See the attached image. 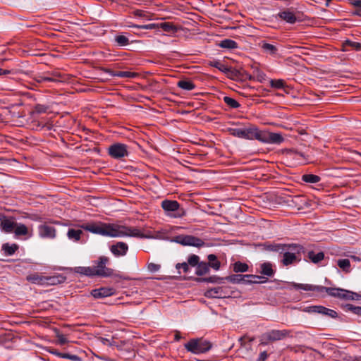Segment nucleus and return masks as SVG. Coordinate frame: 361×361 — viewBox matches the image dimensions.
Masks as SVG:
<instances>
[{"instance_id": "c85d7f7f", "label": "nucleus", "mask_w": 361, "mask_h": 361, "mask_svg": "<svg viewBox=\"0 0 361 361\" xmlns=\"http://www.w3.org/2000/svg\"><path fill=\"white\" fill-rule=\"evenodd\" d=\"M177 86L183 90L190 91L195 88V85L190 80H180L178 81Z\"/></svg>"}, {"instance_id": "0e129e2a", "label": "nucleus", "mask_w": 361, "mask_h": 361, "mask_svg": "<svg viewBox=\"0 0 361 361\" xmlns=\"http://www.w3.org/2000/svg\"><path fill=\"white\" fill-rule=\"evenodd\" d=\"M49 74H50L51 76H48L49 78H55L57 80H59L58 78L59 77H61V74L59 73H57V72H52V73H51Z\"/></svg>"}, {"instance_id": "7c9ffc66", "label": "nucleus", "mask_w": 361, "mask_h": 361, "mask_svg": "<svg viewBox=\"0 0 361 361\" xmlns=\"http://www.w3.org/2000/svg\"><path fill=\"white\" fill-rule=\"evenodd\" d=\"M219 47L228 49H233L238 47V44L235 41L231 39H225L220 42Z\"/></svg>"}, {"instance_id": "1a4fd4ad", "label": "nucleus", "mask_w": 361, "mask_h": 361, "mask_svg": "<svg viewBox=\"0 0 361 361\" xmlns=\"http://www.w3.org/2000/svg\"><path fill=\"white\" fill-rule=\"evenodd\" d=\"M109 257L106 256L100 257L97 262H96V266L92 267L94 276L109 277L112 276L114 270L106 267V264L109 263Z\"/></svg>"}, {"instance_id": "f704fd0d", "label": "nucleus", "mask_w": 361, "mask_h": 361, "mask_svg": "<svg viewBox=\"0 0 361 361\" xmlns=\"http://www.w3.org/2000/svg\"><path fill=\"white\" fill-rule=\"evenodd\" d=\"M337 265L345 272L350 271V262L348 259H340L337 261Z\"/></svg>"}, {"instance_id": "c9c22d12", "label": "nucleus", "mask_w": 361, "mask_h": 361, "mask_svg": "<svg viewBox=\"0 0 361 361\" xmlns=\"http://www.w3.org/2000/svg\"><path fill=\"white\" fill-rule=\"evenodd\" d=\"M114 40L118 46L125 47L130 44L129 39L123 35H117L114 37Z\"/></svg>"}, {"instance_id": "49530a36", "label": "nucleus", "mask_w": 361, "mask_h": 361, "mask_svg": "<svg viewBox=\"0 0 361 361\" xmlns=\"http://www.w3.org/2000/svg\"><path fill=\"white\" fill-rule=\"evenodd\" d=\"M270 86L276 89H282L285 87V82L283 80L281 79L271 80Z\"/></svg>"}, {"instance_id": "f8f14e48", "label": "nucleus", "mask_w": 361, "mask_h": 361, "mask_svg": "<svg viewBox=\"0 0 361 361\" xmlns=\"http://www.w3.org/2000/svg\"><path fill=\"white\" fill-rule=\"evenodd\" d=\"M262 279V276L253 275V274H233L224 278V281L226 280L232 283H244L246 284L247 279Z\"/></svg>"}, {"instance_id": "4be33fe9", "label": "nucleus", "mask_w": 361, "mask_h": 361, "mask_svg": "<svg viewBox=\"0 0 361 361\" xmlns=\"http://www.w3.org/2000/svg\"><path fill=\"white\" fill-rule=\"evenodd\" d=\"M224 290L221 287H216L206 291L204 295L207 298H223Z\"/></svg>"}, {"instance_id": "c756f323", "label": "nucleus", "mask_w": 361, "mask_h": 361, "mask_svg": "<svg viewBox=\"0 0 361 361\" xmlns=\"http://www.w3.org/2000/svg\"><path fill=\"white\" fill-rule=\"evenodd\" d=\"M207 259L209 260V262H207V264H209V268L212 267L214 270H219L221 267L220 262L217 259V257L214 254H210L208 255Z\"/></svg>"}, {"instance_id": "2eb2a0df", "label": "nucleus", "mask_w": 361, "mask_h": 361, "mask_svg": "<svg viewBox=\"0 0 361 361\" xmlns=\"http://www.w3.org/2000/svg\"><path fill=\"white\" fill-rule=\"evenodd\" d=\"M101 70L113 77L134 78L137 76V73L130 71H114L106 68H101Z\"/></svg>"}, {"instance_id": "20e7f679", "label": "nucleus", "mask_w": 361, "mask_h": 361, "mask_svg": "<svg viewBox=\"0 0 361 361\" xmlns=\"http://www.w3.org/2000/svg\"><path fill=\"white\" fill-rule=\"evenodd\" d=\"M184 347L189 352L194 354H200L209 351L212 345L209 341L203 338H193L186 343Z\"/></svg>"}, {"instance_id": "5fc2aeb1", "label": "nucleus", "mask_w": 361, "mask_h": 361, "mask_svg": "<svg viewBox=\"0 0 361 361\" xmlns=\"http://www.w3.org/2000/svg\"><path fill=\"white\" fill-rule=\"evenodd\" d=\"M321 305H312L305 307L303 311L308 313H318L320 311Z\"/></svg>"}, {"instance_id": "79ce46f5", "label": "nucleus", "mask_w": 361, "mask_h": 361, "mask_svg": "<svg viewBox=\"0 0 361 361\" xmlns=\"http://www.w3.org/2000/svg\"><path fill=\"white\" fill-rule=\"evenodd\" d=\"M223 100L231 109H238L240 106V103L237 100L230 97L225 96Z\"/></svg>"}, {"instance_id": "ea45409f", "label": "nucleus", "mask_w": 361, "mask_h": 361, "mask_svg": "<svg viewBox=\"0 0 361 361\" xmlns=\"http://www.w3.org/2000/svg\"><path fill=\"white\" fill-rule=\"evenodd\" d=\"M288 244H271L268 245V250L283 254Z\"/></svg>"}, {"instance_id": "0eeeda50", "label": "nucleus", "mask_w": 361, "mask_h": 361, "mask_svg": "<svg viewBox=\"0 0 361 361\" xmlns=\"http://www.w3.org/2000/svg\"><path fill=\"white\" fill-rule=\"evenodd\" d=\"M171 241L183 246H192L198 248L204 245L203 240L191 235H178L174 236Z\"/></svg>"}, {"instance_id": "3c124183", "label": "nucleus", "mask_w": 361, "mask_h": 361, "mask_svg": "<svg viewBox=\"0 0 361 361\" xmlns=\"http://www.w3.org/2000/svg\"><path fill=\"white\" fill-rule=\"evenodd\" d=\"M56 355H57L59 357L62 358H67L73 361H79L80 360V358L76 355H71L68 353H56Z\"/></svg>"}, {"instance_id": "cd10ccee", "label": "nucleus", "mask_w": 361, "mask_h": 361, "mask_svg": "<svg viewBox=\"0 0 361 361\" xmlns=\"http://www.w3.org/2000/svg\"><path fill=\"white\" fill-rule=\"evenodd\" d=\"M261 47L264 52L270 55H275L278 51V49L276 46L265 42H262Z\"/></svg>"}, {"instance_id": "a19ab883", "label": "nucleus", "mask_w": 361, "mask_h": 361, "mask_svg": "<svg viewBox=\"0 0 361 361\" xmlns=\"http://www.w3.org/2000/svg\"><path fill=\"white\" fill-rule=\"evenodd\" d=\"M249 267L247 264L241 262H236L233 264V271L235 273L246 272L248 271Z\"/></svg>"}, {"instance_id": "a878e982", "label": "nucleus", "mask_w": 361, "mask_h": 361, "mask_svg": "<svg viewBox=\"0 0 361 361\" xmlns=\"http://www.w3.org/2000/svg\"><path fill=\"white\" fill-rule=\"evenodd\" d=\"M45 281H44V284H49V285H56L61 283H63L66 281V277L59 275L54 276H45Z\"/></svg>"}, {"instance_id": "bf43d9fd", "label": "nucleus", "mask_w": 361, "mask_h": 361, "mask_svg": "<svg viewBox=\"0 0 361 361\" xmlns=\"http://www.w3.org/2000/svg\"><path fill=\"white\" fill-rule=\"evenodd\" d=\"M131 27H137V28H140V29H145V30H149V29L154 28L155 25L154 24H148V25H133Z\"/></svg>"}, {"instance_id": "6e6d98bb", "label": "nucleus", "mask_w": 361, "mask_h": 361, "mask_svg": "<svg viewBox=\"0 0 361 361\" xmlns=\"http://www.w3.org/2000/svg\"><path fill=\"white\" fill-rule=\"evenodd\" d=\"M35 111L37 114H42L47 112L48 106L44 104H37L35 106Z\"/></svg>"}, {"instance_id": "c03bdc74", "label": "nucleus", "mask_w": 361, "mask_h": 361, "mask_svg": "<svg viewBox=\"0 0 361 361\" xmlns=\"http://www.w3.org/2000/svg\"><path fill=\"white\" fill-rule=\"evenodd\" d=\"M343 291L341 292V299L355 300L357 298V294L349 290H343Z\"/></svg>"}, {"instance_id": "ddd939ff", "label": "nucleus", "mask_w": 361, "mask_h": 361, "mask_svg": "<svg viewBox=\"0 0 361 361\" xmlns=\"http://www.w3.org/2000/svg\"><path fill=\"white\" fill-rule=\"evenodd\" d=\"M39 235L44 238H54L56 237V229L54 226L42 224L38 227Z\"/></svg>"}, {"instance_id": "774afa93", "label": "nucleus", "mask_w": 361, "mask_h": 361, "mask_svg": "<svg viewBox=\"0 0 361 361\" xmlns=\"http://www.w3.org/2000/svg\"><path fill=\"white\" fill-rule=\"evenodd\" d=\"M181 336L180 335V333L179 332H177L176 334H175V340L176 341H179L180 339Z\"/></svg>"}, {"instance_id": "72a5a7b5", "label": "nucleus", "mask_w": 361, "mask_h": 361, "mask_svg": "<svg viewBox=\"0 0 361 361\" xmlns=\"http://www.w3.org/2000/svg\"><path fill=\"white\" fill-rule=\"evenodd\" d=\"M19 246L17 244L9 245L8 243H4L2 245V250L4 251L6 255H13L16 250H18Z\"/></svg>"}, {"instance_id": "09e8293b", "label": "nucleus", "mask_w": 361, "mask_h": 361, "mask_svg": "<svg viewBox=\"0 0 361 361\" xmlns=\"http://www.w3.org/2000/svg\"><path fill=\"white\" fill-rule=\"evenodd\" d=\"M254 74L255 80L260 82H262L264 80H266V74L259 68H257L256 70L254 71Z\"/></svg>"}, {"instance_id": "864d4df0", "label": "nucleus", "mask_w": 361, "mask_h": 361, "mask_svg": "<svg viewBox=\"0 0 361 361\" xmlns=\"http://www.w3.org/2000/svg\"><path fill=\"white\" fill-rule=\"evenodd\" d=\"M262 279H252L249 278L246 280V284H253V283H263L268 281V279L262 276Z\"/></svg>"}, {"instance_id": "e433bc0d", "label": "nucleus", "mask_w": 361, "mask_h": 361, "mask_svg": "<svg viewBox=\"0 0 361 361\" xmlns=\"http://www.w3.org/2000/svg\"><path fill=\"white\" fill-rule=\"evenodd\" d=\"M28 233V229L25 224L16 223V226L14 228V233L16 236L25 235Z\"/></svg>"}, {"instance_id": "7ed1b4c3", "label": "nucleus", "mask_w": 361, "mask_h": 361, "mask_svg": "<svg viewBox=\"0 0 361 361\" xmlns=\"http://www.w3.org/2000/svg\"><path fill=\"white\" fill-rule=\"evenodd\" d=\"M290 286L295 290H304L306 291H316L318 293L326 292L329 295L341 298V292H344L343 289L336 288H328L322 286H314L311 284L290 283Z\"/></svg>"}, {"instance_id": "9d476101", "label": "nucleus", "mask_w": 361, "mask_h": 361, "mask_svg": "<svg viewBox=\"0 0 361 361\" xmlns=\"http://www.w3.org/2000/svg\"><path fill=\"white\" fill-rule=\"evenodd\" d=\"M108 154L115 159H121L128 155V147L125 144L114 143L108 148Z\"/></svg>"}, {"instance_id": "473e14b6", "label": "nucleus", "mask_w": 361, "mask_h": 361, "mask_svg": "<svg viewBox=\"0 0 361 361\" xmlns=\"http://www.w3.org/2000/svg\"><path fill=\"white\" fill-rule=\"evenodd\" d=\"M209 271V264L207 262H201L197 267L195 274L197 276H203Z\"/></svg>"}, {"instance_id": "dca6fc26", "label": "nucleus", "mask_w": 361, "mask_h": 361, "mask_svg": "<svg viewBox=\"0 0 361 361\" xmlns=\"http://www.w3.org/2000/svg\"><path fill=\"white\" fill-rule=\"evenodd\" d=\"M114 294V289L110 288H100L91 291V295L94 298H104Z\"/></svg>"}, {"instance_id": "2f4dec72", "label": "nucleus", "mask_w": 361, "mask_h": 361, "mask_svg": "<svg viewBox=\"0 0 361 361\" xmlns=\"http://www.w3.org/2000/svg\"><path fill=\"white\" fill-rule=\"evenodd\" d=\"M159 27L161 28L164 31L170 33H176L178 31L177 27L173 23L170 22H164L160 23Z\"/></svg>"}, {"instance_id": "338daca9", "label": "nucleus", "mask_w": 361, "mask_h": 361, "mask_svg": "<svg viewBox=\"0 0 361 361\" xmlns=\"http://www.w3.org/2000/svg\"><path fill=\"white\" fill-rule=\"evenodd\" d=\"M353 14L355 16H361V9L357 8L355 11L353 12Z\"/></svg>"}, {"instance_id": "f03ea898", "label": "nucleus", "mask_w": 361, "mask_h": 361, "mask_svg": "<svg viewBox=\"0 0 361 361\" xmlns=\"http://www.w3.org/2000/svg\"><path fill=\"white\" fill-rule=\"evenodd\" d=\"M305 253L303 246L298 244H288L285 252H283L281 262L284 266H289L301 259L300 254Z\"/></svg>"}, {"instance_id": "58836bf2", "label": "nucleus", "mask_w": 361, "mask_h": 361, "mask_svg": "<svg viewBox=\"0 0 361 361\" xmlns=\"http://www.w3.org/2000/svg\"><path fill=\"white\" fill-rule=\"evenodd\" d=\"M208 65L212 66V67L216 68L217 69H219L222 73L228 71V66L224 65V64H223L219 60L210 61H209Z\"/></svg>"}, {"instance_id": "4468645a", "label": "nucleus", "mask_w": 361, "mask_h": 361, "mask_svg": "<svg viewBox=\"0 0 361 361\" xmlns=\"http://www.w3.org/2000/svg\"><path fill=\"white\" fill-rule=\"evenodd\" d=\"M110 251L116 256H124L128 251V245L124 242H117L110 247Z\"/></svg>"}, {"instance_id": "13d9d810", "label": "nucleus", "mask_w": 361, "mask_h": 361, "mask_svg": "<svg viewBox=\"0 0 361 361\" xmlns=\"http://www.w3.org/2000/svg\"><path fill=\"white\" fill-rule=\"evenodd\" d=\"M56 338L58 339L59 343L61 345H65L68 343V341L66 338V337L63 334L59 333V331L56 332Z\"/></svg>"}, {"instance_id": "9b49d317", "label": "nucleus", "mask_w": 361, "mask_h": 361, "mask_svg": "<svg viewBox=\"0 0 361 361\" xmlns=\"http://www.w3.org/2000/svg\"><path fill=\"white\" fill-rule=\"evenodd\" d=\"M258 140L264 143L281 144L284 139L280 133L259 130Z\"/></svg>"}, {"instance_id": "69168bd1", "label": "nucleus", "mask_w": 361, "mask_h": 361, "mask_svg": "<svg viewBox=\"0 0 361 361\" xmlns=\"http://www.w3.org/2000/svg\"><path fill=\"white\" fill-rule=\"evenodd\" d=\"M13 71L11 70H6V69L4 70L2 68H0V75L9 74V73H11Z\"/></svg>"}, {"instance_id": "423d86ee", "label": "nucleus", "mask_w": 361, "mask_h": 361, "mask_svg": "<svg viewBox=\"0 0 361 361\" xmlns=\"http://www.w3.org/2000/svg\"><path fill=\"white\" fill-rule=\"evenodd\" d=\"M228 131L233 136L247 140H258L259 133V130L254 126L245 128H228Z\"/></svg>"}, {"instance_id": "412c9836", "label": "nucleus", "mask_w": 361, "mask_h": 361, "mask_svg": "<svg viewBox=\"0 0 361 361\" xmlns=\"http://www.w3.org/2000/svg\"><path fill=\"white\" fill-rule=\"evenodd\" d=\"M195 281L199 283L205 282L212 283H222L224 281V278L219 277L217 276H212L209 277L196 278Z\"/></svg>"}, {"instance_id": "a211bd4d", "label": "nucleus", "mask_w": 361, "mask_h": 361, "mask_svg": "<svg viewBox=\"0 0 361 361\" xmlns=\"http://www.w3.org/2000/svg\"><path fill=\"white\" fill-rule=\"evenodd\" d=\"M16 226V223L8 219H5L4 220L1 219L0 227L1 230L5 233H11L14 231V228Z\"/></svg>"}, {"instance_id": "603ef678", "label": "nucleus", "mask_w": 361, "mask_h": 361, "mask_svg": "<svg viewBox=\"0 0 361 361\" xmlns=\"http://www.w3.org/2000/svg\"><path fill=\"white\" fill-rule=\"evenodd\" d=\"M176 268L180 274L181 273L180 269H182L183 272L185 274L190 271L189 265L187 262L178 263L176 265Z\"/></svg>"}, {"instance_id": "37998d69", "label": "nucleus", "mask_w": 361, "mask_h": 361, "mask_svg": "<svg viewBox=\"0 0 361 361\" xmlns=\"http://www.w3.org/2000/svg\"><path fill=\"white\" fill-rule=\"evenodd\" d=\"M319 314H324L331 318H336L338 317V314L335 310L326 308L324 306H321Z\"/></svg>"}, {"instance_id": "4d7b16f0", "label": "nucleus", "mask_w": 361, "mask_h": 361, "mask_svg": "<svg viewBox=\"0 0 361 361\" xmlns=\"http://www.w3.org/2000/svg\"><path fill=\"white\" fill-rule=\"evenodd\" d=\"M347 309L355 314L361 316V307L354 306L353 305H347Z\"/></svg>"}, {"instance_id": "393cba45", "label": "nucleus", "mask_w": 361, "mask_h": 361, "mask_svg": "<svg viewBox=\"0 0 361 361\" xmlns=\"http://www.w3.org/2000/svg\"><path fill=\"white\" fill-rule=\"evenodd\" d=\"M307 257L312 263L317 264L324 259V253L323 252L315 253L314 251H309Z\"/></svg>"}, {"instance_id": "39448f33", "label": "nucleus", "mask_w": 361, "mask_h": 361, "mask_svg": "<svg viewBox=\"0 0 361 361\" xmlns=\"http://www.w3.org/2000/svg\"><path fill=\"white\" fill-rule=\"evenodd\" d=\"M161 207L168 216L173 218H181L186 214L185 209L176 200H164L161 202Z\"/></svg>"}, {"instance_id": "b1692460", "label": "nucleus", "mask_w": 361, "mask_h": 361, "mask_svg": "<svg viewBox=\"0 0 361 361\" xmlns=\"http://www.w3.org/2000/svg\"><path fill=\"white\" fill-rule=\"evenodd\" d=\"M27 281L38 285L44 284V281H45V276H42L39 275L38 273H35L32 274H30L26 276Z\"/></svg>"}, {"instance_id": "6ab92c4d", "label": "nucleus", "mask_w": 361, "mask_h": 361, "mask_svg": "<svg viewBox=\"0 0 361 361\" xmlns=\"http://www.w3.org/2000/svg\"><path fill=\"white\" fill-rule=\"evenodd\" d=\"M259 273L264 276H273L274 275V270L273 269L272 264L270 262H264L260 264Z\"/></svg>"}, {"instance_id": "f257e3e1", "label": "nucleus", "mask_w": 361, "mask_h": 361, "mask_svg": "<svg viewBox=\"0 0 361 361\" xmlns=\"http://www.w3.org/2000/svg\"><path fill=\"white\" fill-rule=\"evenodd\" d=\"M82 228L92 233L99 234L104 236H109L112 238L131 236L140 238H150L149 235L143 234L138 228L135 227H128L126 226L99 223V224H82Z\"/></svg>"}, {"instance_id": "680f3d73", "label": "nucleus", "mask_w": 361, "mask_h": 361, "mask_svg": "<svg viewBox=\"0 0 361 361\" xmlns=\"http://www.w3.org/2000/svg\"><path fill=\"white\" fill-rule=\"evenodd\" d=\"M268 356V353L266 351H263L259 354L257 361H264L265 360H267Z\"/></svg>"}, {"instance_id": "e2e57ef3", "label": "nucleus", "mask_w": 361, "mask_h": 361, "mask_svg": "<svg viewBox=\"0 0 361 361\" xmlns=\"http://www.w3.org/2000/svg\"><path fill=\"white\" fill-rule=\"evenodd\" d=\"M350 4L356 8H361V0H353Z\"/></svg>"}, {"instance_id": "4c0bfd02", "label": "nucleus", "mask_w": 361, "mask_h": 361, "mask_svg": "<svg viewBox=\"0 0 361 361\" xmlns=\"http://www.w3.org/2000/svg\"><path fill=\"white\" fill-rule=\"evenodd\" d=\"M302 180L310 183H317L321 180V178L314 174H305L302 176Z\"/></svg>"}, {"instance_id": "a18cd8bd", "label": "nucleus", "mask_w": 361, "mask_h": 361, "mask_svg": "<svg viewBox=\"0 0 361 361\" xmlns=\"http://www.w3.org/2000/svg\"><path fill=\"white\" fill-rule=\"evenodd\" d=\"M343 46L345 47H350L353 49L356 50V51L361 50V43L357 42H353V41L349 40V39L345 40L343 42Z\"/></svg>"}, {"instance_id": "de8ad7c7", "label": "nucleus", "mask_w": 361, "mask_h": 361, "mask_svg": "<svg viewBox=\"0 0 361 361\" xmlns=\"http://www.w3.org/2000/svg\"><path fill=\"white\" fill-rule=\"evenodd\" d=\"M200 257L196 255H191L189 256L188 259V264L191 267H197V265L200 263Z\"/></svg>"}, {"instance_id": "bb28decb", "label": "nucleus", "mask_w": 361, "mask_h": 361, "mask_svg": "<svg viewBox=\"0 0 361 361\" xmlns=\"http://www.w3.org/2000/svg\"><path fill=\"white\" fill-rule=\"evenodd\" d=\"M83 233L81 229L69 228L67 232L68 238L73 241H78Z\"/></svg>"}, {"instance_id": "6e6552de", "label": "nucleus", "mask_w": 361, "mask_h": 361, "mask_svg": "<svg viewBox=\"0 0 361 361\" xmlns=\"http://www.w3.org/2000/svg\"><path fill=\"white\" fill-rule=\"evenodd\" d=\"M288 330H271L260 336V345H267L271 342L282 340L289 336Z\"/></svg>"}, {"instance_id": "052dcab7", "label": "nucleus", "mask_w": 361, "mask_h": 361, "mask_svg": "<svg viewBox=\"0 0 361 361\" xmlns=\"http://www.w3.org/2000/svg\"><path fill=\"white\" fill-rule=\"evenodd\" d=\"M159 268H160V265L157 264L150 263L148 265L149 270H150L151 271H153V272L157 271L159 269Z\"/></svg>"}, {"instance_id": "5701e85b", "label": "nucleus", "mask_w": 361, "mask_h": 361, "mask_svg": "<svg viewBox=\"0 0 361 361\" xmlns=\"http://www.w3.org/2000/svg\"><path fill=\"white\" fill-rule=\"evenodd\" d=\"M33 82H31L30 84L34 86H37V84H41L44 82H59V80H57L55 78H49L43 75H36L32 78Z\"/></svg>"}, {"instance_id": "f3484780", "label": "nucleus", "mask_w": 361, "mask_h": 361, "mask_svg": "<svg viewBox=\"0 0 361 361\" xmlns=\"http://www.w3.org/2000/svg\"><path fill=\"white\" fill-rule=\"evenodd\" d=\"M278 16L283 20L290 24H294L297 21V17L295 16V13L289 9L279 12L278 13Z\"/></svg>"}, {"instance_id": "aec40b11", "label": "nucleus", "mask_w": 361, "mask_h": 361, "mask_svg": "<svg viewBox=\"0 0 361 361\" xmlns=\"http://www.w3.org/2000/svg\"><path fill=\"white\" fill-rule=\"evenodd\" d=\"M71 269L73 272L79 274L80 275H84L89 277L94 276L93 270L90 267H76L74 268H71Z\"/></svg>"}, {"instance_id": "8fccbe9b", "label": "nucleus", "mask_w": 361, "mask_h": 361, "mask_svg": "<svg viewBox=\"0 0 361 361\" xmlns=\"http://www.w3.org/2000/svg\"><path fill=\"white\" fill-rule=\"evenodd\" d=\"M224 73L226 74L228 77L231 78H238L240 75V72L235 68L231 67H228V71L224 72Z\"/></svg>"}]
</instances>
